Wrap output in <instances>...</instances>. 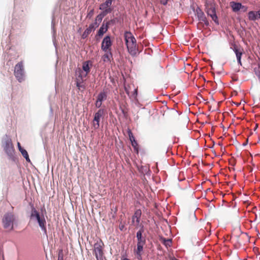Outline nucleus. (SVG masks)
Instances as JSON below:
<instances>
[{
	"label": "nucleus",
	"mask_w": 260,
	"mask_h": 260,
	"mask_svg": "<svg viewBox=\"0 0 260 260\" xmlns=\"http://www.w3.org/2000/svg\"><path fill=\"white\" fill-rule=\"evenodd\" d=\"M125 44L129 52L134 55L136 53V40L132 34L129 31H126L124 34Z\"/></svg>",
	"instance_id": "nucleus-1"
},
{
	"label": "nucleus",
	"mask_w": 260,
	"mask_h": 260,
	"mask_svg": "<svg viewBox=\"0 0 260 260\" xmlns=\"http://www.w3.org/2000/svg\"><path fill=\"white\" fill-rule=\"evenodd\" d=\"M104 247V244L101 239L98 240L94 243L93 254L95 256L96 259L105 257Z\"/></svg>",
	"instance_id": "nucleus-2"
},
{
	"label": "nucleus",
	"mask_w": 260,
	"mask_h": 260,
	"mask_svg": "<svg viewBox=\"0 0 260 260\" xmlns=\"http://www.w3.org/2000/svg\"><path fill=\"white\" fill-rule=\"evenodd\" d=\"M15 216L11 213L6 214L3 219L4 228L12 230L13 229V223L15 220Z\"/></svg>",
	"instance_id": "nucleus-3"
},
{
	"label": "nucleus",
	"mask_w": 260,
	"mask_h": 260,
	"mask_svg": "<svg viewBox=\"0 0 260 260\" xmlns=\"http://www.w3.org/2000/svg\"><path fill=\"white\" fill-rule=\"evenodd\" d=\"M3 146L7 155L10 158H12L14 153L15 149L11 139L10 138L6 139L3 144Z\"/></svg>",
	"instance_id": "nucleus-4"
},
{
	"label": "nucleus",
	"mask_w": 260,
	"mask_h": 260,
	"mask_svg": "<svg viewBox=\"0 0 260 260\" xmlns=\"http://www.w3.org/2000/svg\"><path fill=\"white\" fill-rule=\"evenodd\" d=\"M14 75L19 82H21L23 80L24 71L22 61H20L15 65Z\"/></svg>",
	"instance_id": "nucleus-5"
},
{
	"label": "nucleus",
	"mask_w": 260,
	"mask_h": 260,
	"mask_svg": "<svg viewBox=\"0 0 260 260\" xmlns=\"http://www.w3.org/2000/svg\"><path fill=\"white\" fill-rule=\"evenodd\" d=\"M104 113V110L103 109H100L94 114V118L92 121V125L94 129L95 130L99 128L100 119L103 116Z\"/></svg>",
	"instance_id": "nucleus-6"
},
{
	"label": "nucleus",
	"mask_w": 260,
	"mask_h": 260,
	"mask_svg": "<svg viewBox=\"0 0 260 260\" xmlns=\"http://www.w3.org/2000/svg\"><path fill=\"white\" fill-rule=\"evenodd\" d=\"M114 0H106L105 3L101 4L100 6V10H102L103 14L107 15L110 13L113 9L111 8L112 2Z\"/></svg>",
	"instance_id": "nucleus-7"
},
{
	"label": "nucleus",
	"mask_w": 260,
	"mask_h": 260,
	"mask_svg": "<svg viewBox=\"0 0 260 260\" xmlns=\"http://www.w3.org/2000/svg\"><path fill=\"white\" fill-rule=\"evenodd\" d=\"M112 42L111 40V38L109 36L105 37L101 44V49L104 52H107L108 51H111V46Z\"/></svg>",
	"instance_id": "nucleus-8"
},
{
	"label": "nucleus",
	"mask_w": 260,
	"mask_h": 260,
	"mask_svg": "<svg viewBox=\"0 0 260 260\" xmlns=\"http://www.w3.org/2000/svg\"><path fill=\"white\" fill-rule=\"evenodd\" d=\"M145 245V244L137 243V247L134 249V254L136 258L139 260H142V255Z\"/></svg>",
	"instance_id": "nucleus-9"
},
{
	"label": "nucleus",
	"mask_w": 260,
	"mask_h": 260,
	"mask_svg": "<svg viewBox=\"0 0 260 260\" xmlns=\"http://www.w3.org/2000/svg\"><path fill=\"white\" fill-rule=\"evenodd\" d=\"M196 14L199 21L201 22H203L206 26L209 25V22L207 20L205 14L200 8H197L196 9Z\"/></svg>",
	"instance_id": "nucleus-10"
},
{
	"label": "nucleus",
	"mask_w": 260,
	"mask_h": 260,
	"mask_svg": "<svg viewBox=\"0 0 260 260\" xmlns=\"http://www.w3.org/2000/svg\"><path fill=\"white\" fill-rule=\"evenodd\" d=\"M142 215V211L140 209H137L135 211L134 215L132 216V223L133 224L137 226L139 225L140 222V218Z\"/></svg>",
	"instance_id": "nucleus-11"
},
{
	"label": "nucleus",
	"mask_w": 260,
	"mask_h": 260,
	"mask_svg": "<svg viewBox=\"0 0 260 260\" xmlns=\"http://www.w3.org/2000/svg\"><path fill=\"white\" fill-rule=\"evenodd\" d=\"M206 13L210 16L212 20L217 24L218 23V18L216 14L215 8L213 6L208 7L206 8Z\"/></svg>",
	"instance_id": "nucleus-12"
},
{
	"label": "nucleus",
	"mask_w": 260,
	"mask_h": 260,
	"mask_svg": "<svg viewBox=\"0 0 260 260\" xmlns=\"http://www.w3.org/2000/svg\"><path fill=\"white\" fill-rule=\"evenodd\" d=\"M99 26L98 22H94L93 23H91L89 25V27L87 28L82 35V38H86L89 34H90L91 31L95 29Z\"/></svg>",
	"instance_id": "nucleus-13"
},
{
	"label": "nucleus",
	"mask_w": 260,
	"mask_h": 260,
	"mask_svg": "<svg viewBox=\"0 0 260 260\" xmlns=\"http://www.w3.org/2000/svg\"><path fill=\"white\" fill-rule=\"evenodd\" d=\"M84 77H83V72L81 71H80L79 75L76 78V86L79 90L81 89H85V86L82 84V82L84 80Z\"/></svg>",
	"instance_id": "nucleus-14"
},
{
	"label": "nucleus",
	"mask_w": 260,
	"mask_h": 260,
	"mask_svg": "<svg viewBox=\"0 0 260 260\" xmlns=\"http://www.w3.org/2000/svg\"><path fill=\"white\" fill-rule=\"evenodd\" d=\"M230 6L231 7L233 11L235 12H237L239 11L241 9H245V11L246 10V8L243 6L240 3H237L235 2H231L230 3Z\"/></svg>",
	"instance_id": "nucleus-15"
},
{
	"label": "nucleus",
	"mask_w": 260,
	"mask_h": 260,
	"mask_svg": "<svg viewBox=\"0 0 260 260\" xmlns=\"http://www.w3.org/2000/svg\"><path fill=\"white\" fill-rule=\"evenodd\" d=\"M144 232L143 228H142L138 231L136 234L137 239V243L146 244V238L145 236H143L142 234Z\"/></svg>",
	"instance_id": "nucleus-16"
},
{
	"label": "nucleus",
	"mask_w": 260,
	"mask_h": 260,
	"mask_svg": "<svg viewBox=\"0 0 260 260\" xmlns=\"http://www.w3.org/2000/svg\"><path fill=\"white\" fill-rule=\"evenodd\" d=\"M109 25L110 22H107L105 25L104 23L102 24L95 36L96 40L98 39V36H102L108 30Z\"/></svg>",
	"instance_id": "nucleus-17"
},
{
	"label": "nucleus",
	"mask_w": 260,
	"mask_h": 260,
	"mask_svg": "<svg viewBox=\"0 0 260 260\" xmlns=\"http://www.w3.org/2000/svg\"><path fill=\"white\" fill-rule=\"evenodd\" d=\"M38 223L39 225V226L42 230V231L44 233V234L47 235V228H46V219L43 215H41V219L38 220Z\"/></svg>",
	"instance_id": "nucleus-18"
},
{
	"label": "nucleus",
	"mask_w": 260,
	"mask_h": 260,
	"mask_svg": "<svg viewBox=\"0 0 260 260\" xmlns=\"http://www.w3.org/2000/svg\"><path fill=\"white\" fill-rule=\"evenodd\" d=\"M233 50L236 55V57H237V59L238 63L240 65H242L241 59V56L243 54V52H242L243 50L241 49V48L238 47L236 46H235L234 47Z\"/></svg>",
	"instance_id": "nucleus-19"
},
{
	"label": "nucleus",
	"mask_w": 260,
	"mask_h": 260,
	"mask_svg": "<svg viewBox=\"0 0 260 260\" xmlns=\"http://www.w3.org/2000/svg\"><path fill=\"white\" fill-rule=\"evenodd\" d=\"M112 58V54L111 51L105 52V54L102 56V59L104 62H110L111 59Z\"/></svg>",
	"instance_id": "nucleus-20"
},
{
	"label": "nucleus",
	"mask_w": 260,
	"mask_h": 260,
	"mask_svg": "<svg viewBox=\"0 0 260 260\" xmlns=\"http://www.w3.org/2000/svg\"><path fill=\"white\" fill-rule=\"evenodd\" d=\"M89 61H86L84 62L83 63L82 69L83 71L86 72L85 74H83V77L84 78H85L86 77L87 75L89 73L90 71V68L89 66Z\"/></svg>",
	"instance_id": "nucleus-21"
},
{
	"label": "nucleus",
	"mask_w": 260,
	"mask_h": 260,
	"mask_svg": "<svg viewBox=\"0 0 260 260\" xmlns=\"http://www.w3.org/2000/svg\"><path fill=\"white\" fill-rule=\"evenodd\" d=\"M30 218L32 219L35 218L37 221L41 219V215H40L39 212L34 207H32Z\"/></svg>",
	"instance_id": "nucleus-22"
},
{
	"label": "nucleus",
	"mask_w": 260,
	"mask_h": 260,
	"mask_svg": "<svg viewBox=\"0 0 260 260\" xmlns=\"http://www.w3.org/2000/svg\"><path fill=\"white\" fill-rule=\"evenodd\" d=\"M107 98V94L105 91H103L100 92L97 97V100L99 101V102H102L104 100H105Z\"/></svg>",
	"instance_id": "nucleus-23"
},
{
	"label": "nucleus",
	"mask_w": 260,
	"mask_h": 260,
	"mask_svg": "<svg viewBox=\"0 0 260 260\" xmlns=\"http://www.w3.org/2000/svg\"><path fill=\"white\" fill-rule=\"evenodd\" d=\"M248 19L250 20L254 21L257 19L256 13L254 11H250L248 14Z\"/></svg>",
	"instance_id": "nucleus-24"
},
{
	"label": "nucleus",
	"mask_w": 260,
	"mask_h": 260,
	"mask_svg": "<svg viewBox=\"0 0 260 260\" xmlns=\"http://www.w3.org/2000/svg\"><path fill=\"white\" fill-rule=\"evenodd\" d=\"M19 151L21 152L23 156L26 159V161L29 162L30 159L29 158V156L26 150L22 148V149H20Z\"/></svg>",
	"instance_id": "nucleus-25"
},
{
	"label": "nucleus",
	"mask_w": 260,
	"mask_h": 260,
	"mask_svg": "<svg viewBox=\"0 0 260 260\" xmlns=\"http://www.w3.org/2000/svg\"><path fill=\"white\" fill-rule=\"evenodd\" d=\"M162 243L166 246V247H170L172 244V240L170 239H166L165 238H162Z\"/></svg>",
	"instance_id": "nucleus-26"
},
{
	"label": "nucleus",
	"mask_w": 260,
	"mask_h": 260,
	"mask_svg": "<svg viewBox=\"0 0 260 260\" xmlns=\"http://www.w3.org/2000/svg\"><path fill=\"white\" fill-rule=\"evenodd\" d=\"M132 86L134 87V85L133 84V85H125V86H124V89H125V92L128 96H131L130 95V90L131 89Z\"/></svg>",
	"instance_id": "nucleus-27"
},
{
	"label": "nucleus",
	"mask_w": 260,
	"mask_h": 260,
	"mask_svg": "<svg viewBox=\"0 0 260 260\" xmlns=\"http://www.w3.org/2000/svg\"><path fill=\"white\" fill-rule=\"evenodd\" d=\"M106 15H104L103 14V12H102L101 14H100L99 15H98L96 17V19H95V22H97L98 21L99 22H101L102 20V19Z\"/></svg>",
	"instance_id": "nucleus-28"
},
{
	"label": "nucleus",
	"mask_w": 260,
	"mask_h": 260,
	"mask_svg": "<svg viewBox=\"0 0 260 260\" xmlns=\"http://www.w3.org/2000/svg\"><path fill=\"white\" fill-rule=\"evenodd\" d=\"M132 145L134 147V149L138 152V143L136 140L132 141Z\"/></svg>",
	"instance_id": "nucleus-29"
},
{
	"label": "nucleus",
	"mask_w": 260,
	"mask_h": 260,
	"mask_svg": "<svg viewBox=\"0 0 260 260\" xmlns=\"http://www.w3.org/2000/svg\"><path fill=\"white\" fill-rule=\"evenodd\" d=\"M62 250H61L58 254V260H63V254L62 253Z\"/></svg>",
	"instance_id": "nucleus-30"
},
{
	"label": "nucleus",
	"mask_w": 260,
	"mask_h": 260,
	"mask_svg": "<svg viewBox=\"0 0 260 260\" xmlns=\"http://www.w3.org/2000/svg\"><path fill=\"white\" fill-rule=\"evenodd\" d=\"M134 93H133V95L134 98L135 99L137 95H138V88H135L134 87Z\"/></svg>",
	"instance_id": "nucleus-31"
},
{
	"label": "nucleus",
	"mask_w": 260,
	"mask_h": 260,
	"mask_svg": "<svg viewBox=\"0 0 260 260\" xmlns=\"http://www.w3.org/2000/svg\"><path fill=\"white\" fill-rule=\"evenodd\" d=\"M102 102H99L98 100H96V103H95V106L97 108H100L102 105Z\"/></svg>",
	"instance_id": "nucleus-32"
},
{
	"label": "nucleus",
	"mask_w": 260,
	"mask_h": 260,
	"mask_svg": "<svg viewBox=\"0 0 260 260\" xmlns=\"http://www.w3.org/2000/svg\"><path fill=\"white\" fill-rule=\"evenodd\" d=\"M130 134H129V140L130 141H131V143L132 142V141L133 140H135V138L133 136L132 133L130 132L129 133Z\"/></svg>",
	"instance_id": "nucleus-33"
},
{
	"label": "nucleus",
	"mask_w": 260,
	"mask_h": 260,
	"mask_svg": "<svg viewBox=\"0 0 260 260\" xmlns=\"http://www.w3.org/2000/svg\"><path fill=\"white\" fill-rule=\"evenodd\" d=\"M256 18H260V11H258L257 12H256Z\"/></svg>",
	"instance_id": "nucleus-34"
},
{
	"label": "nucleus",
	"mask_w": 260,
	"mask_h": 260,
	"mask_svg": "<svg viewBox=\"0 0 260 260\" xmlns=\"http://www.w3.org/2000/svg\"><path fill=\"white\" fill-rule=\"evenodd\" d=\"M17 145H18V147L19 150L20 149H22V147L21 146L19 142L17 143Z\"/></svg>",
	"instance_id": "nucleus-35"
},
{
	"label": "nucleus",
	"mask_w": 260,
	"mask_h": 260,
	"mask_svg": "<svg viewBox=\"0 0 260 260\" xmlns=\"http://www.w3.org/2000/svg\"><path fill=\"white\" fill-rule=\"evenodd\" d=\"M108 22H110V24L111 23H114L115 22V20H114V19H112L110 21H109Z\"/></svg>",
	"instance_id": "nucleus-36"
},
{
	"label": "nucleus",
	"mask_w": 260,
	"mask_h": 260,
	"mask_svg": "<svg viewBox=\"0 0 260 260\" xmlns=\"http://www.w3.org/2000/svg\"><path fill=\"white\" fill-rule=\"evenodd\" d=\"M105 258V257H102V258H97L96 260H104Z\"/></svg>",
	"instance_id": "nucleus-37"
},
{
	"label": "nucleus",
	"mask_w": 260,
	"mask_h": 260,
	"mask_svg": "<svg viewBox=\"0 0 260 260\" xmlns=\"http://www.w3.org/2000/svg\"><path fill=\"white\" fill-rule=\"evenodd\" d=\"M92 13H93V10H91V11L90 12V13H89V14H90V15H92Z\"/></svg>",
	"instance_id": "nucleus-38"
},
{
	"label": "nucleus",
	"mask_w": 260,
	"mask_h": 260,
	"mask_svg": "<svg viewBox=\"0 0 260 260\" xmlns=\"http://www.w3.org/2000/svg\"><path fill=\"white\" fill-rule=\"evenodd\" d=\"M122 260H129V259L127 258H124V259H123Z\"/></svg>",
	"instance_id": "nucleus-39"
}]
</instances>
